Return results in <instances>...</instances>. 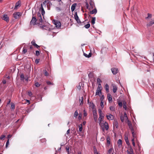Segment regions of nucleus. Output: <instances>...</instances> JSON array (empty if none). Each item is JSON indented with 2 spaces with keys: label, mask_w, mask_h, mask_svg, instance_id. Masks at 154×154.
Instances as JSON below:
<instances>
[{
  "label": "nucleus",
  "mask_w": 154,
  "mask_h": 154,
  "mask_svg": "<svg viewBox=\"0 0 154 154\" xmlns=\"http://www.w3.org/2000/svg\"><path fill=\"white\" fill-rule=\"evenodd\" d=\"M9 118H10L11 119H12V120L14 118V114H11L10 115V116L8 117Z\"/></svg>",
  "instance_id": "44"
},
{
  "label": "nucleus",
  "mask_w": 154,
  "mask_h": 154,
  "mask_svg": "<svg viewBox=\"0 0 154 154\" xmlns=\"http://www.w3.org/2000/svg\"><path fill=\"white\" fill-rule=\"evenodd\" d=\"M20 5V3L19 1L17 2L16 4L15 5L14 7L15 9H17V8L18 6Z\"/></svg>",
  "instance_id": "30"
},
{
  "label": "nucleus",
  "mask_w": 154,
  "mask_h": 154,
  "mask_svg": "<svg viewBox=\"0 0 154 154\" xmlns=\"http://www.w3.org/2000/svg\"><path fill=\"white\" fill-rule=\"evenodd\" d=\"M5 135H2L0 137V139H1V140H3L5 138Z\"/></svg>",
  "instance_id": "57"
},
{
  "label": "nucleus",
  "mask_w": 154,
  "mask_h": 154,
  "mask_svg": "<svg viewBox=\"0 0 154 154\" xmlns=\"http://www.w3.org/2000/svg\"><path fill=\"white\" fill-rule=\"evenodd\" d=\"M47 6L48 7V8L49 6H50V5H52V3L48 0H47Z\"/></svg>",
  "instance_id": "37"
},
{
  "label": "nucleus",
  "mask_w": 154,
  "mask_h": 154,
  "mask_svg": "<svg viewBox=\"0 0 154 154\" xmlns=\"http://www.w3.org/2000/svg\"><path fill=\"white\" fill-rule=\"evenodd\" d=\"M54 23L55 24L56 27L57 28H60L61 26L60 22L57 20L54 21Z\"/></svg>",
  "instance_id": "8"
},
{
  "label": "nucleus",
  "mask_w": 154,
  "mask_h": 154,
  "mask_svg": "<svg viewBox=\"0 0 154 154\" xmlns=\"http://www.w3.org/2000/svg\"><path fill=\"white\" fill-rule=\"evenodd\" d=\"M31 43L32 44V45L34 46L36 45L35 41V40H33L31 42Z\"/></svg>",
  "instance_id": "47"
},
{
  "label": "nucleus",
  "mask_w": 154,
  "mask_h": 154,
  "mask_svg": "<svg viewBox=\"0 0 154 154\" xmlns=\"http://www.w3.org/2000/svg\"><path fill=\"white\" fill-rule=\"evenodd\" d=\"M46 140L45 138H43L41 140V141L42 143H44L45 142Z\"/></svg>",
  "instance_id": "54"
},
{
  "label": "nucleus",
  "mask_w": 154,
  "mask_h": 154,
  "mask_svg": "<svg viewBox=\"0 0 154 154\" xmlns=\"http://www.w3.org/2000/svg\"><path fill=\"white\" fill-rule=\"evenodd\" d=\"M97 82L98 85L101 84L100 83L102 82V81L100 78H98L97 79Z\"/></svg>",
  "instance_id": "40"
},
{
  "label": "nucleus",
  "mask_w": 154,
  "mask_h": 154,
  "mask_svg": "<svg viewBox=\"0 0 154 154\" xmlns=\"http://www.w3.org/2000/svg\"><path fill=\"white\" fill-rule=\"evenodd\" d=\"M131 132L133 137V138L132 139V144H135V143L134 141V139L135 138V134L134 133V131Z\"/></svg>",
  "instance_id": "19"
},
{
  "label": "nucleus",
  "mask_w": 154,
  "mask_h": 154,
  "mask_svg": "<svg viewBox=\"0 0 154 154\" xmlns=\"http://www.w3.org/2000/svg\"><path fill=\"white\" fill-rule=\"evenodd\" d=\"M97 12V10L96 8H94L93 10L90 11L89 13L91 14H96Z\"/></svg>",
  "instance_id": "21"
},
{
  "label": "nucleus",
  "mask_w": 154,
  "mask_h": 154,
  "mask_svg": "<svg viewBox=\"0 0 154 154\" xmlns=\"http://www.w3.org/2000/svg\"><path fill=\"white\" fill-rule=\"evenodd\" d=\"M20 78L21 80L24 81V76L23 74H22L20 75Z\"/></svg>",
  "instance_id": "34"
},
{
  "label": "nucleus",
  "mask_w": 154,
  "mask_h": 154,
  "mask_svg": "<svg viewBox=\"0 0 154 154\" xmlns=\"http://www.w3.org/2000/svg\"><path fill=\"white\" fill-rule=\"evenodd\" d=\"M106 117H107V119L109 120H112L114 118L113 116L111 115H106Z\"/></svg>",
  "instance_id": "17"
},
{
  "label": "nucleus",
  "mask_w": 154,
  "mask_h": 154,
  "mask_svg": "<svg viewBox=\"0 0 154 154\" xmlns=\"http://www.w3.org/2000/svg\"><path fill=\"white\" fill-rule=\"evenodd\" d=\"M113 148H111L110 149H109L108 151V153L109 154H113Z\"/></svg>",
  "instance_id": "24"
},
{
  "label": "nucleus",
  "mask_w": 154,
  "mask_h": 154,
  "mask_svg": "<svg viewBox=\"0 0 154 154\" xmlns=\"http://www.w3.org/2000/svg\"><path fill=\"white\" fill-rule=\"evenodd\" d=\"M107 142L108 144H110V138L109 137H107L106 138Z\"/></svg>",
  "instance_id": "32"
},
{
  "label": "nucleus",
  "mask_w": 154,
  "mask_h": 154,
  "mask_svg": "<svg viewBox=\"0 0 154 154\" xmlns=\"http://www.w3.org/2000/svg\"><path fill=\"white\" fill-rule=\"evenodd\" d=\"M28 95L30 96H31L32 95V93L31 91H29L28 92Z\"/></svg>",
  "instance_id": "61"
},
{
  "label": "nucleus",
  "mask_w": 154,
  "mask_h": 154,
  "mask_svg": "<svg viewBox=\"0 0 154 154\" xmlns=\"http://www.w3.org/2000/svg\"><path fill=\"white\" fill-rule=\"evenodd\" d=\"M123 108L126 110L127 109V106L126 105V103L124 101H123Z\"/></svg>",
  "instance_id": "26"
},
{
  "label": "nucleus",
  "mask_w": 154,
  "mask_h": 154,
  "mask_svg": "<svg viewBox=\"0 0 154 154\" xmlns=\"http://www.w3.org/2000/svg\"><path fill=\"white\" fill-rule=\"evenodd\" d=\"M118 144H122V141L121 139H119L118 141Z\"/></svg>",
  "instance_id": "46"
},
{
  "label": "nucleus",
  "mask_w": 154,
  "mask_h": 154,
  "mask_svg": "<svg viewBox=\"0 0 154 154\" xmlns=\"http://www.w3.org/2000/svg\"><path fill=\"white\" fill-rule=\"evenodd\" d=\"M104 128H105L106 130H108L109 128V126L108 125V123L106 122H105L104 123Z\"/></svg>",
  "instance_id": "20"
},
{
  "label": "nucleus",
  "mask_w": 154,
  "mask_h": 154,
  "mask_svg": "<svg viewBox=\"0 0 154 154\" xmlns=\"http://www.w3.org/2000/svg\"><path fill=\"white\" fill-rule=\"evenodd\" d=\"M123 116L124 117L125 119L126 120L128 119L127 115V113L126 112L124 113V115Z\"/></svg>",
  "instance_id": "45"
},
{
  "label": "nucleus",
  "mask_w": 154,
  "mask_h": 154,
  "mask_svg": "<svg viewBox=\"0 0 154 154\" xmlns=\"http://www.w3.org/2000/svg\"><path fill=\"white\" fill-rule=\"evenodd\" d=\"M118 104L119 106L122 107V103L121 101L119 100L118 101Z\"/></svg>",
  "instance_id": "31"
},
{
  "label": "nucleus",
  "mask_w": 154,
  "mask_h": 154,
  "mask_svg": "<svg viewBox=\"0 0 154 154\" xmlns=\"http://www.w3.org/2000/svg\"><path fill=\"white\" fill-rule=\"evenodd\" d=\"M2 20L8 22L9 21V18L8 16L6 14H4L2 16Z\"/></svg>",
  "instance_id": "6"
},
{
  "label": "nucleus",
  "mask_w": 154,
  "mask_h": 154,
  "mask_svg": "<svg viewBox=\"0 0 154 154\" xmlns=\"http://www.w3.org/2000/svg\"><path fill=\"white\" fill-rule=\"evenodd\" d=\"M35 85L36 87H38L40 86V85L38 82H37L35 83Z\"/></svg>",
  "instance_id": "50"
},
{
  "label": "nucleus",
  "mask_w": 154,
  "mask_h": 154,
  "mask_svg": "<svg viewBox=\"0 0 154 154\" xmlns=\"http://www.w3.org/2000/svg\"><path fill=\"white\" fill-rule=\"evenodd\" d=\"M101 90L97 89L96 92V95H100V94L101 93Z\"/></svg>",
  "instance_id": "23"
},
{
  "label": "nucleus",
  "mask_w": 154,
  "mask_h": 154,
  "mask_svg": "<svg viewBox=\"0 0 154 154\" xmlns=\"http://www.w3.org/2000/svg\"><path fill=\"white\" fill-rule=\"evenodd\" d=\"M98 113L99 115V117L98 119V121H99V125L101 123V122L103 120L104 116L103 115V114L101 109H99L98 110Z\"/></svg>",
  "instance_id": "1"
},
{
  "label": "nucleus",
  "mask_w": 154,
  "mask_h": 154,
  "mask_svg": "<svg viewBox=\"0 0 154 154\" xmlns=\"http://www.w3.org/2000/svg\"><path fill=\"white\" fill-rule=\"evenodd\" d=\"M147 14H148V17H146V18H145L146 19H147L148 18H151L152 17V15L151 14H150L149 13H148Z\"/></svg>",
  "instance_id": "39"
},
{
  "label": "nucleus",
  "mask_w": 154,
  "mask_h": 154,
  "mask_svg": "<svg viewBox=\"0 0 154 154\" xmlns=\"http://www.w3.org/2000/svg\"><path fill=\"white\" fill-rule=\"evenodd\" d=\"M107 98L109 103H110L112 102V96L110 94L108 93L107 94Z\"/></svg>",
  "instance_id": "12"
},
{
  "label": "nucleus",
  "mask_w": 154,
  "mask_h": 154,
  "mask_svg": "<svg viewBox=\"0 0 154 154\" xmlns=\"http://www.w3.org/2000/svg\"><path fill=\"white\" fill-rule=\"evenodd\" d=\"M113 124L114 128L116 127V128H118V124L116 120H114Z\"/></svg>",
  "instance_id": "16"
},
{
  "label": "nucleus",
  "mask_w": 154,
  "mask_h": 154,
  "mask_svg": "<svg viewBox=\"0 0 154 154\" xmlns=\"http://www.w3.org/2000/svg\"><path fill=\"white\" fill-rule=\"evenodd\" d=\"M83 112H84V116H87V114L86 112V111L85 110H84Z\"/></svg>",
  "instance_id": "56"
},
{
  "label": "nucleus",
  "mask_w": 154,
  "mask_h": 154,
  "mask_svg": "<svg viewBox=\"0 0 154 154\" xmlns=\"http://www.w3.org/2000/svg\"><path fill=\"white\" fill-rule=\"evenodd\" d=\"M39 59H36L35 60V62L36 63H38L39 62Z\"/></svg>",
  "instance_id": "59"
},
{
  "label": "nucleus",
  "mask_w": 154,
  "mask_h": 154,
  "mask_svg": "<svg viewBox=\"0 0 154 154\" xmlns=\"http://www.w3.org/2000/svg\"><path fill=\"white\" fill-rule=\"evenodd\" d=\"M21 15V13L19 12H15L13 14V17L16 19L19 18Z\"/></svg>",
  "instance_id": "2"
},
{
  "label": "nucleus",
  "mask_w": 154,
  "mask_h": 154,
  "mask_svg": "<svg viewBox=\"0 0 154 154\" xmlns=\"http://www.w3.org/2000/svg\"><path fill=\"white\" fill-rule=\"evenodd\" d=\"M90 26V25L89 23H88L86 25H85V27L86 29L89 28Z\"/></svg>",
  "instance_id": "42"
},
{
  "label": "nucleus",
  "mask_w": 154,
  "mask_h": 154,
  "mask_svg": "<svg viewBox=\"0 0 154 154\" xmlns=\"http://www.w3.org/2000/svg\"><path fill=\"white\" fill-rule=\"evenodd\" d=\"M46 83L48 85H54L53 83H51L49 81H47Z\"/></svg>",
  "instance_id": "49"
},
{
  "label": "nucleus",
  "mask_w": 154,
  "mask_h": 154,
  "mask_svg": "<svg viewBox=\"0 0 154 154\" xmlns=\"http://www.w3.org/2000/svg\"><path fill=\"white\" fill-rule=\"evenodd\" d=\"M40 55V52L38 51H35V55L38 56Z\"/></svg>",
  "instance_id": "48"
},
{
  "label": "nucleus",
  "mask_w": 154,
  "mask_h": 154,
  "mask_svg": "<svg viewBox=\"0 0 154 154\" xmlns=\"http://www.w3.org/2000/svg\"><path fill=\"white\" fill-rule=\"evenodd\" d=\"M37 21V19L34 16V15L33 14V16L32 18V19L30 23V25L31 26L34 25L35 24V23Z\"/></svg>",
  "instance_id": "3"
},
{
  "label": "nucleus",
  "mask_w": 154,
  "mask_h": 154,
  "mask_svg": "<svg viewBox=\"0 0 154 154\" xmlns=\"http://www.w3.org/2000/svg\"><path fill=\"white\" fill-rule=\"evenodd\" d=\"M127 152L128 154H134L133 149L131 147L128 150H127Z\"/></svg>",
  "instance_id": "11"
},
{
  "label": "nucleus",
  "mask_w": 154,
  "mask_h": 154,
  "mask_svg": "<svg viewBox=\"0 0 154 154\" xmlns=\"http://www.w3.org/2000/svg\"><path fill=\"white\" fill-rule=\"evenodd\" d=\"M125 140L127 144H129V142L128 137H125Z\"/></svg>",
  "instance_id": "33"
},
{
  "label": "nucleus",
  "mask_w": 154,
  "mask_h": 154,
  "mask_svg": "<svg viewBox=\"0 0 154 154\" xmlns=\"http://www.w3.org/2000/svg\"><path fill=\"white\" fill-rule=\"evenodd\" d=\"M128 125L129 126V128L131 130V131H134V129L132 127V125L131 122L128 121Z\"/></svg>",
  "instance_id": "13"
},
{
  "label": "nucleus",
  "mask_w": 154,
  "mask_h": 154,
  "mask_svg": "<svg viewBox=\"0 0 154 154\" xmlns=\"http://www.w3.org/2000/svg\"><path fill=\"white\" fill-rule=\"evenodd\" d=\"M95 17H92L91 23L92 24H94L95 23Z\"/></svg>",
  "instance_id": "28"
},
{
  "label": "nucleus",
  "mask_w": 154,
  "mask_h": 154,
  "mask_svg": "<svg viewBox=\"0 0 154 154\" xmlns=\"http://www.w3.org/2000/svg\"><path fill=\"white\" fill-rule=\"evenodd\" d=\"M11 109H15V107L14 104L13 103H11Z\"/></svg>",
  "instance_id": "36"
},
{
  "label": "nucleus",
  "mask_w": 154,
  "mask_h": 154,
  "mask_svg": "<svg viewBox=\"0 0 154 154\" xmlns=\"http://www.w3.org/2000/svg\"><path fill=\"white\" fill-rule=\"evenodd\" d=\"M76 6V3H74L72 4L71 7V10L72 11H74L75 8Z\"/></svg>",
  "instance_id": "18"
},
{
  "label": "nucleus",
  "mask_w": 154,
  "mask_h": 154,
  "mask_svg": "<svg viewBox=\"0 0 154 154\" xmlns=\"http://www.w3.org/2000/svg\"><path fill=\"white\" fill-rule=\"evenodd\" d=\"M153 24H154V22L153 21V20H151L147 24V26H152Z\"/></svg>",
  "instance_id": "22"
},
{
  "label": "nucleus",
  "mask_w": 154,
  "mask_h": 154,
  "mask_svg": "<svg viewBox=\"0 0 154 154\" xmlns=\"http://www.w3.org/2000/svg\"><path fill=\"white\" fill-rule=\"evenodd\" d=\"M105 88L106 91L108 92H109V86L107 84L105 85Z\"/></svg>",
  "instance_id": "27"
},
{
  "label": "nucleus",
  "mask_w": 154,
  "mask_h": 154,
  "mask_svg": "<svg viewBox=\"0 0 154 154\" xmlns=\"http://www.w3.org/2000/svg\"><path fill=\"white\" fill-rule=\"evenodd\" d=\"M74 17L77 23H81V21H80V19H79V17L77 15V12H76L75 13L74 15Z\"/></svg>",
  "instance_id": "7"
},
{
  "label": "nucleus",
  "mask_w": 154,
  "mask_h": 154,
  "mask_svg": "<svg viewBox=\"0 0 154 154\" xmlns=\"http://www.w3.org/2000/svg\"><path fill=\"white\" fill-rule=\"evenodd\" d=\"M34 46L36 47V48H37L38 49V48L39 47V46L37 44H36V45H35Z\"/></svg>",
  "instance_id": "62"
},
{
  "label": "nucleus",
  "mask_w": 154,
  "mask_h": 154,
  "mask_svg": "<svg viewBox=\"0 0 154 154\" xmlns=\"http://www.w3.org/2000/svg\"><path fill=\"white\" fill-rule=\"evenodd\" d=\"M82 124H80L79 125V130L80 132L82 131Z\"/></svg>",
  "instance_id": "29"
},
{
  "label": "nucleus",
  "mask_w": 154,
  "mask_h": 154,
  "mask_svg": "<svg viewBox=\"0 0 154 154\" xmlns=\"http://www.w3.org/2000/svg\"><path fill=\"white\" fill-rule=\"evenodd\" d=\"M66 151L68 152V153L69 154V147L68 146H67L66 147Z\"/></svg>",
  "instance_id": "55"
},
{
  "label": "nucleus",
  "mask_w": 154,
  "mask_h": 154,
  "mask_svg": "<svg viewBox=\"0 0 154 154\" xmlns=\"http://www.w3.org/2000/svg\"><path fill=\"white\" fill-rule=\"evenodd\" d=\"M102 88L101 87V84H100L99 85H98V87H97V89L102 90L101 89Z\"/></svg>",
  "instance_id": "51"
},
{
  "label": "nucleus",
  "mask_w": 154,
  "mask_h": 154,
  "mask_svg": "<svg viewBox=\"0 0 154 154\" xmlns=\"http://www.w3.org/2000/svg\"><path fill=\"white\" fill-rule=\"evenodd\" d=\"M78 115L79 114L78 112L77 111V110H76V111H75L74 113L73 116L74 117L76 118L78 116Z\"/></svg>",
  "instance_id": "25"
},
{
  "label": "nucleus",
  "mask_w": 154,
  "mask_h": 154,
  "mask_svg": "<svg viewBox=\"0 0 154 154\" xmlns=\"http://www.w3.org/2000/svg\"><path fill=\"white\" fill-rule=\"evenodd\" d=\"M111 70L112 73L115 75L118 72V69L117 68H112L111 69Z\"/></svg>",
  "instance_id": "10"
},
{
  "label": "nucleus",
  "mask_w": 154,
  "mask_h": 154,
  "mask_svg": "<svg viewBox=\"0 0 154 154\" xmlns=\"http://www.w3.org/2000/svg\"><path fill=\"white\" fill-rule=\"evenodd\" d=\"M100 106L102 108H103L104 106L103 102V101H102V100H101L100 102Z\"/></svg>",
  "instance_id": "52"
},
{
  "label": "nucleus",
  "mask_w": 154,
  "mask_h": 154,
  "mask_svg": "<svg viewBox=\"0 0 154 154\" xmlns=\"http://www.w3.org/2000/svg\"><path fill=\"white\" fill-rule=\"evenodd\" d=\"M77 88L79 90H80L81 89V86L80 85H79L77 86Z\"/></svg>",
  "instance_id": "64"
},
{
  "label": "nucleus",
  "mask_w": 154,
  "mask_h": 154,
  "mask_svg": "<svg viewBox=\"0 0 154 154\" xmlns=\"http://www.w3.org/2000/svg\"><path fill=\"white\" fill-rule=\"evenodd\" d=\"M81 99H79V100L81 101V103H80V104L83 103V97H82L81 98Z\"/></svg>",
  "instance_id": "60"
},
{
  "label": "nucleus",
  "mask_w": 154,
  "mask_h": 154,
  "mask_svg": "<svg viewBox=\"0 0 154 154\" xmlns=\"http://www.w3.org/2000/svg\"><path fill=\"white\" fill-rule=\"evenodd\" d=\"M47 0L45 1H44L43 2L42 4H42L43 6V5L46 6V5H47Z\"/></svg>",
  "instance_id": "41"
},
{
  "label": "nucleus",
  "mask_w": 154,
  "mask_h": 154,
  "mask_svg": "<svg viewBox=\"0 0 154 154\" xmlns=\"http://www.w3.org/2000/svg\"><path fill=\"white\" fill-rule=\"evenodd\" d=\"M12 120V119L8 117L7 118L5 119V124H3V126H4L5 125H7L10 124V122Z\"/></svg>",
  "instance_id": "5"
},
{
  "label": "nucleus",
  "mask_w": 154,
  "mask_h": 154,
  "mask_svg": "<svg viewBox=\"0 0 154 154\" xmlns=\"http://www.w3.org/2000/svg\"><path fill=\"white\" fill-rule=\"evenodd\" d=\"M27 51V49H26L23 48V53L24 54H25Z\"/></svg>",
  "instance_id": "53"
},
{
  "label": "nucleus",
  "mask_w": 154,
  "mask_h": 154,
  "mask_svg": "<svg viewBox=\"0 0 154 154\" xmlns=\"http://www.w3.org/2000/svg\"><path fill=\"white\" fill-rule=\"evenodd\" d=\"M104 96L103 95L101 97L100 99H101V100H102V101H103V100L104 99Z\"/></svg>",
  "instance_id": "63"
},
{
  "label": "nucleus",
  "mask_w": 154,
  "mask_h": 154,
  "mask_svg": "<svg viewBox=\"0 0 154 154\" xmlns=\"http://www.w3.org/2000/svg\"><path fill=\"white\" fill-rule=\"evenodd\" d=\"M93 116L94 120L96 122L97 120V114L96 111H93Z\"/></svg>",
  "instance_id": "9"
},
{
  "label": "nucleus",
  "mask_w": 154,
  "mask_h": 154,
  "mask_svg": "<svg viewBox=\"0 0 154 154\" xmlns=\"http://www.w3.org/2000/svg\"><path fill=\"white\" fill-rule=\"evenodd\" d=\"M43 72H44V75L45 76H48L49 75V73L47 72L46 70H44Z\"/></svg>",
  "instance_id": "38"
},
{
  "label": "nucleus",
  "mask_w": 154,
  "mask_h": 154,
  "mask_svg": "<svg viewBox=\"0 0 154 154\" xmlns=\"http://www.w3.org/2000/svg\"><path fill=\"white\" fill-rule=\"evenodd\" d=\"M37 21H39V24H41L42 22V16L40 13H38L37 14Z\"/></svg>",
  "instance_id": "4"
},
{
  "label": "nucleus",
  "mask_w": 154,
  "mask_h": 154,
  "mask_svg": "<svg viewBox=\"0 0 154 154\" xmlns=\"http://www.w3.org/2000/svg\"><path fill=\"white\" fill-rule=\"evenodd\" d=\"M39 10L41 11L42 14L43 15L45 13V11L42 6V4L41 5V7L40 8Z\"/></svg>",
  "instance_id": "14"
},
{
  "label": "nucleus",
  "mask_w": 154,
  "mask_h": 154,
  "mask_svg": "<svg viewBox=\"0 0 154 154\" xmlns=\"http://www.w3.org/2000/svg\"><path fill=\"white\" fill-rule=\"evenodd\" d=\"M110 109L111 110L113 111L114 110L115 108H114L112 106H110L109 107Z\"/></svg>",
  "instance_id": "58"
},
{
  "label": "nucleus",
  "mask_w": 154,
  "mask_h": 154,
  "mask_svg": "<svg viewBox=\"0 0 154 154\" xmlns=\"http://www.w3.org/2000/svg\"><path fill=\"white\" fill-rule=\"evenodd\" d=\"M120 119L122 122H123L124 121V120H125L123 116H120Z\"/></svg>",
  "instance_id": "35"
},
{
  "label": "nucleus",
  "mask_w": 154,
  "mask_h": 154,
  "mask_svg": "<svg viewBox=\"0 0 154 154\" xmlns=\"http://www.w3.org/2000/svg\"><path fill=\"white\" fill-rule=\"evenodd\" d=\"M112 86L113 87V91L114 93H115L116 92L117 90V88L115 84H112Z\"/></svg>",
  "instance_id": "15"
},
{
  "label": "nucleus",
  "mask_w": 154,
  "mask_h": 154,
  "mask_svg": "<svg viewBox=\"0 0 154 154\" xmlns=\"http://www.w3.org/2000/svg\"><path fill=\"white\" fill-rule=\"evenodd\" d=\"M93 148L94 154H95V153H97V150L96 147L95 146H94Z\"/></svg>",
  "instance_id": "43"
}]
</instances>
